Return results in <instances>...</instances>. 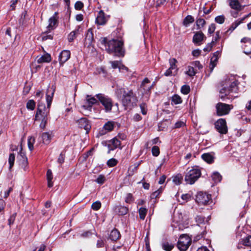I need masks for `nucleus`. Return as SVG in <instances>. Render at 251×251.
<instances>
[{
	"label": "nucleus",
	"instance_id": "1",
	"mask_svg": "<svg viewBox=\"0 0 251 251\" xmlns=\"http://www.w3.org/2000/svg\"><path fill=\"white\" fill-rule=\"evenodd\" d=\"M237 81L233 75H231L228 79L225 80L223 88L220 90V97L224 100L226 98L227 99H233L237 97Z\"/></svg>",
	"mask_w": 251,
	"mask_h": 251
},
{
	"label": "nucleus",
	"instance_id": "2",
	"mask_svg": "<svg viewBox=\"0 0 251 251\" xmlns=\"http://www.w3.org/2000/svg\"><path fill=\"white\" fill-rule=\"evenodd\" d=\"M116 93L120 97L122 104L126 109H131L136 105L138 100L132 90L120 88L117 90Z\"/></svg>",
	"mask_w": 251,
	"mask_h": 251
},
{
	"label": "nucleus",
	"instance_id": "3",
	"mask_svg": "<svg viewBox=\"0 0 251 251\" xmlns=\"http://www.w3.org/2000/svg\"><path fill=\"white\" fill-rule=\"evenodd\" d=\"M101 43L104 45L105 50L109 53H114L115 54L119 57H123L125 54V50L123 49L124 42L122 40L112 39L107 41L106 38L101 39Z\"/></svg>",
	"mask_w": 251,
	"mask_h": 251
},
{
	"label": "nucleus",
	"instance_id": "4",
	"mask_svg": "<svg viewBox=\"0 0 251 251\" xmlns=\"http://www.w3.org/2000/svg\"><path fill=\"white\" fill-rule=\"evenodd\" d=\"M55 89L52 86L49 87L47 90L46 101L47 106H46L44 103L39 102L38 108L35 115V118L49 117L50 114V107L52 100V97L54 95Z\"/></svg>",
	"mask_w": 251,
	"mask_h": 251
},
{
	"label": "nucleus",
	"instance_id": "5",
	"mask_svg": "<svg viewBox=\"0 0 251 251\" xmlns=\"http://www.w3.org/2000/svg\"><path fill=\"white\" fill-rule=\"evenodd\" d=\"M95 97L98 99V101L103 106L105 112L109 113L111 111L113 103L112 99L108 96L103 94H98Z\"/></svg>",
	"mask_w": 251,
	"mask_h": 251
},
{
	"label": "nucleus",
	"instance_id": "6",
	"mask_svg": "<svg viewBox=\"0 0 251 251\" xmlns=\"http://www.w3.org/2000/svg\"><path fill=\"white\" fill-rule=\"evenodd\" d=\"M201 173L197 168H192L187 172L185 177V181L190 184H194L201 176Z\"/></svg>",
	"mask_w": 251,
	"mask_h": 251
},
{
	"label": "nucleus",
	"instance_id": "7",
	"mask_svg": "<svg viewBox=\"0 0 251 251\" xmlns=\"http://www.w3.org/2000/svg\"><path fill=\"white\" fill-rule=\"evenodd\" d=\"M191 243V239L187 235H182L180 236L177 247L180 251H186Z\"/></svg>",
	"mask_w": 251,
	"mask_h": 251
},
{
	"label": "nucleus",
	"instance_id": "8",
	"mask_svg": "<svg viewBox=\"0 0 251 251\" xmlns=\"http://www.w3.org/2000/svg\"><path fill=\"white\" fill-rule=\"evenodd\" d=\"M232 107L231 105L219 102L216 105L217 114L219 116L226 115L229 113Z\"/></svg>",
	"mask_w": 251,
	"mask_h": 251
},
{
	"label": "nucleus",
	"instance_id": "9",
	"mask_svg": "<svg viewBox=\"0 0 251 251\" xmlns=\"http://www.w3.org/2000/svg\"><path fill=\"white\" fill-rule=\"evenodd\" d=\"M211 201V195L206 193L199 192L196 198V201L200 205H206Z\"/></svg>",
	"mask_w": 251,
	"mask_h": 251
},
{
	"label": "nucleus",
	"instance_id": "10",
	"mask_svg": "<svg viewBox=\"0 0 251 251\" xmlns=\"http://www.w3.org/2000/svg\"><path fill=\"white\" fill-rule=\"evenodd\" d=\"M85 100V104L82 106V107L88 111H91L93 105L96 104L99 101L96 97L90 95H87Z\"/></svg>",
	"mask_w": 251,
	"mask_h": 251
},
{
	"label": "nucleus",
	"instance_id": "11",
	"mask_svg": "<svg viewBox=\"0 0 251 251\" xmlns=\"http://www.w3.org/2000/svg\"><path fill=\"white\" fill-rule=\"evenodd\" d=\"M215 126L217 130L222 134H226L227 131L226 121L224 119H219L215 123Z\"/></svg>",
	"mask_w": 251,
	"mask_h": 251
},
{
	"label": "nucleus",
	"instance_id": "12",
	"mask_svg": "<svg viewBox=\"0 0 251 251\" xmlns=\"http://www.w3.org/2000/svg\"><path fill=\"white\" fill-rule=\"evenodd\" d=\"M230 7L234 10L241 11L244 6L242 4L243 0H227Z\"/></svg>",
	"mask_w": 251,
	"mask_h": 251
},
{
	"label": "nucleus",
	"instance_id": "13",
	"mask_svg": "<svg viewBox=\"0 0 251 251\" xmlns=\"http://www.w3.org/2000/svg\"><path fill=\"white\" fill-rule=\"evenodd\" d=\"M77 123L80 128H83L86 130V133H88L91 129V125L89 122L85 118H82L79 119Z\"/></svg>",
	"mask_w": 251,
	"mask_h": 251
},
{
	"label": "nucleus",
	"instance_id": "14",
	"mask_svg": "<svg viewBox=\"0 0 251 251\" xmlns=\"http://www.w3.org/2000/svg\"><path fill=\"white\" fill-rule=\"evenodd\" d=\"M18 159L19 161L20 165L25 170H26V167L27 166V158L25 156V153L22 151V149L19 152L18 156Z\"/></svg>",
	"mask_w": 251,
	"mask_h": 251
},
{
	"label": "nucleus",
	"instance_id": "15",
	"mask_svg": "<svg viewBox=\"0 0 251 251\" xmlns=\"http://www.w3.org/2000/svg\"><path fill=\"white\" fill-rule=\"evenodd\" d=\"M108 19V16H105L103 11L100 10L98 13L96 22L99 25H104L106 24Z\"/></svg>",
	"mask_w": 251,
	"mask_h": 251
},
{
	"label": "nucleus",
	"instance_id": "16",
	"mask_svg": "<svg viewBox=\"0 0 251 251\" xmlns=\"http://www.w3.org/2000/svg\"><path fill=\"white\" fill-rule=\"evenodd\" d=\"M57 13L55 12L53 15L49 20V25L47 26L48 30L50 31L54 29L57 25Z\"/></svg>",
	"mask_w": 251,
	"mask_h": 251
},
{
	"label": "nucleus",
	"instance_id": "17",
	"mask_svg": "<svg viewBox=\"0 0 251 251\" xmlns=\"http://www.w3.org/2000/svg\"><path fill=\"white\" fill-rule=\"evenodd\" d=\"M71 52L69 50H64L61 52L59 56V63L61 65L66 62L70 57Z\"/></svg>",
	"mask_w": 251,
	"mask_h": 251
},
{
	"label": "nucleus",
	"instance_id": "18",
	"mask_svg": "<svg viewBox=\"0 0 251 251\" xmlns=\"http://www.w3.org/2000/svg\"><path fill=\"white\" fill-rule=\"evenodd\" d=\"M53 136L54 135L52 131L45 132L43 133L41 136L42 143L46 145L49 144Z\"/></svg>",
	"mask_w": 251,
	"mask_h": 251
},
{
	"label": "nucleus",
	"instance_id": "19",
	"mask_svg": "<svg viewBox=\"0 0 251 251\" xmlns=\"http://www.w3.org/2000/svg\"><path fill=\"white\" fill-rule=\"evenodd\" d=\"M204 38H206L201 31H198L195 33L193 38V42L200 45Z\"/></svg>",
	"mask_w": 251,
	"mask_h": 251
},
{
	"label": "nucleus",
	"instance_id": "20",
	"mask_svg": "<svg viewBox=\"0 0 251 251\" xmlns=\"http://www.w3.org/2000/svg\"><path fill=\"white\" fill-rule=\"evenodd\" d=\"M115 212L119 215L124 216L126 215L128 211V209L127 207L122 206L121 205H117L114 208Z\"/></svg>",
	"mask_w": 251,
	"mask_h": 251
},
{
	"label": "nucleus",
	"instance_id": "21",
	"mask_svg": "<svg viewBox=\"0 0 251 251\" xmlns=\"http://www.w3.org/2000/svg\"><path fill=\"white\" fill-rule=\"evenodd\" d=\"M249 15H248L240 19H238V20H236L234 22H233L231 25L230 27L227 30L226 32H228V31L232 32L234 29H235L236 28V27L238 25H239L241 23H242L243 22L244 20H245V19L248 18L249 17Z\"/></svg>",
	"mask_w": 251,
	"mask_h": 251
},
{
	"label": "nucleus",
	"instance_id": "22",
	"mask_svg": "<svg viewBox=\"0 0 251 251\" xmlns=\"http://www.w3.org/2000/svg\"><path fill=\"white\" fill-rule=\"evenodd\" d=\"M108 147L109 151L114 150L115 149L119 147L121 145V141L117 137H115L109 142Z\"/></svg>",
	"mask_w": 251,
	"mask_h": 251
},
{
	"label": "nucleus",
	"instance_id": "23",
	"mask_svg": "<svg viewBox=\"0 0 251 251\" xmlns=\"http://www.w3.org/2000/svg\"><path fill=\"white\" fill-rule=\"evenodd\" d=\"M51 61V56L48 53L45 54L41 56L37 57L38 63H49Z\"/></svg>",
	"mask_w": 251,
	"mask_h": 251
},
{
	"label": "nucleus",
	"instance_id": "24",
	"mask_svg": "<svg viewBox=\"0 0 251 251\" xmlns=\"http://www.w3.org/2000/svg\"><path fill=\"white\" fill-rule=\"evenodd\" d=\"M93 39L94 38L93 31L91 28H90L88 30L87 33L86 34L85 42L87 44L90 45L92 43Z\"/></svg>",
	"mask_w": 251,
	"mask_h": 251
},
{
	"label": "nucleus",
	"instance_id": "25",
	"mask_svg": "<svg viewBox=\"0 0 251 251\" xmlns=\"http://www.w3.org/2000/svg\"><path fill=\"white\" fill-rule=\"evenodd\" d=\"M109 237L111 240L116 241L120 237V233L117 229H114L111 231Z\"/></svg>",
	"mask_w": 251,
	"mask_h": 251
},
{
	"label": "nucleus",
	"instance_id": "26",
	"mask_svg": "<svg viewBox=\"0 0 251 251\" xmlns=\"http://www.w3.org/2000/svg\"><path fill=\"white\" fill-rule=\"evenodd\" d=\"M202 158L208 163H212L214 162V156L209 153H204L201 155Z\"/></svg>",
	"mask_w": 251,
	"mask_h": 251
},
{
	"label": "nucleus",
	"instance_id": "27",
	"mask_svg": "<svg viewBox=\"0 0 251 251\" xmlns=\"http://www.w3.org/2000/svg\"><path fill=\"white\" fill-rule=\"evenodd\" d=\"M49 117H43L36 118L35 117V121H40V127L42 129H45L46 128V125L47 124Z\"/></svg>",
	"mask_w": 251,
	"mask_h": 251
},
{
	"label": "nucleus",
	"instance_id": "28",
	"mask_svg": "<svg viewBox=\"0 0 251 251\" xmlns=\"http://www.w3.org/2000/svg\"><path fill=\"white\" fill-rule=\"evenodd\" d=\"M169 62L170 64V67L169 68L172 71H173L174 75H175L176 74L177 71V66L176 65L177 60L175 58H173L172 59H170Z\"/></svg>",
	"mask_w": 251,
	"mask_h": 251
},
{
	"label": "nucleus",
	"instance_id": "29",
	"mask_svg": "<svg viewBox=\"0 0 251 251\" xmlns=\"http://www.w3.org/2000/svg\"><path fill=\"white\" fill-rule=\"evenodd\" d=\"M162 247L166 251H171L174 248V245L172 243L164 242L162 244Z\"/></svg>",
	"mask_w": 251,
	"mask_h": 251
},
{
	"label": "nucleus",
	"instance_id": "30",
	"mask_svg": "<svg viewBox=\"0 0 251 251\" xmlns=\"http://www.w3.org/2000/svg\"><path fill=\"white\" fill-rule=\"evenodd\" d=\"M194 22V18L191 15L187 16L183 20V24L185 26H188L190 24Z\"/></svg>",
	"mask_w": 251,
	"mask_h": 251
},
{
	"label": "nucleus",
	"instance_id": "31",
	"mask_svg": "<svg viewBox=\"0 0 251 251\" xmlns=\"http://www.w3.org/2000/svg\"><path fill=\"white\" fill-rule=\"evenodd\" d=\"M212 180L215 182L218 183L221 181L222 176L218 172H214L211 176Z\"/></svg>",
	"mask_w": 251,
	"mask_h": 251
},
{
	"label": "nucleus",
	"instance_id": "32",
	"mask_svg": "<svg viewBox=\"0 0 251 251\" xmlns=\"http://www.w3.org/2000/svg\"><path fill=\"white\" fill-rule=\"evenodd\" d=\"M149 82H150V80L147 78H145L143 80V81L142 83V84H141V87L143 88V89L145 91H146V92L150 91L152 86H146V84L149 83Z\"/></svg>",
	"mask_w": 251,
	"mask_h": 251
},
{
	"label": "nucleus",
	"instance_id": "33",
	"mask_svg": "<svg viewBox=\"0 0 251 251\" xmlns=\"http://www.w3.org/2000/svg\"><path fill=\"white\" fill-rule=\"evenodd\" d=\"M197 73V71L194 69V67L192 66H188V70L186 72V74L190 76H194Z\"/></svg>",
	"mask_w": 251,
	"mask_h": 251
},
{
	"label": "nucleus",
	"instance_id": "34",
	"mask_svg": "<svg viewBox=\"0 0 251 251\" xmlns=\"http://www.w3.org/2000/svg\"><path fill=\"white\" fill-rule=\"evenodd\" d=\"M218 59L215 57H212L211 58L210 63L209 65V68L211 72H212L214 67L216 66Z\"/></svg>",
	"mask_w": 251,
	"mask_h": 251
},
{
	"label": "nucleus",
	"instance_id": "35",
	"mask_svg": "<svg viewBox=\"0 0 251 251\" xmlns=\"http://www.w3.org/2000/svg\"><path fill=\"white\" fill-rule=\"evenodd\" d=\"M172 101L175 104H178L182 103V100L181 97L176 94L172 97Z\"/></svg>",
	"mask_w": 251,
	"mask_h": 251
},
{
	"label": "nucleus",
	"instance_id": "36",
	"mask_svg": "<svg viewBox=\"0 0 251 251\" xmlns=\"http://www.w3.org/2000/svg\"><path fill=\"white\" fill-rule=\"evenodd\" d=\"M35 139L32 136L28 137V147L30 151L33 150V145L35 143Z\"/></svg>",
	"mask_w": 251,
	"mask_h": 251
},
{
	"label": "nucleus",
	"instance_id": "37",
	"mask_svg": "<svg viewBox=\"0 0 251 251\" xmlns=\"http://www.w3.org/2000/svg\"><path fill=\"white\" fill-rule=\"evenodd\" d=\"M147 209L144 207H141L139 209V214L140 218L144 220L146 216Z\"/></svg>",
	"mask_w": 251,
	"mask_h": 251
},
{
	"label": "nucleus",
	"instance_id": "38",
	"mask_svg": "<svg viewBox=\"0 0 251 251\" xmlns=\"http://www.w3.org/2000/svg\"><path fill=\"white\" fill-rule=\"evenodd\" d=\"M15 156L14 153H10L9 156L8 163L9 164V169L13 166L15 161Z\"/></svg>",
	"mask_w": 251,
	"mask_h": 251
},
{
	"label": "nucleus",
	"instance_id": "39",
	"mask_svg": "<svg viewBox=\"0 0 251 251\" xmlns=\"http://www.w3.org/2000/svg\"><path fill=\"white\" fill-rule=\"evenodd\" d=\"M114 128V123L111 122H108L103 126V128L108 131H111Z\"/></svg>",
	"mask_w": 251,
	"mask_h": 251
},
{
	"label": "nucleus",
	"instance_id": "40",
	"mask_svg": "<svg viewBox=\"0 0 251 251\" xmlns=\"http://www.w3.org/2000/svg\"><path fill=\"white\" fill-rule=\"evenodd\" d=\"M35 107V102L32 100H28L26 103V108L28 109L33 110Z\"/></svg>",
	"mask_w": 251,
	"mask_h": 251
},
{
	"label": "nucleus",
	"instance_id": "41",
	"mask_svg": "<svg viewBox=\"0 0 251 251\" xmlns=\"http://www.w3.org/2000/svg\"><path fill=\"white\" fill-rule=\"evenodd\" d=\"M182 177L180 175H177L173 177V181L176 185H179L181 183Z\"/></svg>",
	"mask_w": 251,
	"mask_h": 251
},
{
	"label": "nucleus",
	"instance_id": "42",
	"mask_svg": "<svg viewBox=\"0 0 251 251\" xmlns=\"http://www.w3.org/2000/svg\"><path fill=\"white\" fill-rule=\"evenodd\" d=\"M242 244L245 246L251 247V236H248L242 240Z\"/></svg>",
	"mask_w": 251,
	"mask_h": 251
},
{
	"label": "nucleus",
	"instance_id": "43",
	"mask_svg": "<svg viewBox=\"0 0 251 251\" xmlns=\"http://www.w3.org/2000/svg\"><path fill=\"white\" fill-rule=\"evenodd\" d=\"M118 161L115 158H111L107 162V165L110 167H112L117 165Z\"/></svg>",
	"mask_w": 251,
	"mask_h": 251
},
{
	"label": "nucleus",
	"instance_id": "44",
	"mask_svg": "<svg viewBox=\"0 0 251 251\" xmlns=\"http://www.w3.org/2000/svg\"><path fill=\"white\" fill-rule=\"evenodd\" d=\"M225 21V17L224 15H220L215 17V21L219 24H222L224 23Z\"/></svg>",
	"mask_w": 251,
	"mask_h": 251
},
{
	"label": "nucleus",
	"instance_id": "45",
	"mask_svg": "<svg viewBox=\"0 0 251 251\" xmlns=\"http://www.w3.org/2000/svg\"><path fill=\"white\" fill-rule=\"evenodd\" d=\"M78 31V30H76L71 32L68 36V40L69 42H72L76 37V34Z\"/></svg>",
	"mask_w": 251,
	"mask_h": 251
},
{
	"label": "nucleus",
	"instance_id": "46",
	"mask_svg": "<svg viewBox=\"0 0 251 251\" xmlns=\"http://www.w3.org/2000/svg\"><path fill=\"white\" fill-rule=\"evenodd\" d=\"M152 154L154 156H158L160 153L159 148L157 146H153L151 149Z\"/></svg>",
	"mask_w": 251,
	"mask_h": 251
},
{
	"label": "nucleus",
	"instance_id": "47",
	"mask_svg": "<svg viewBox=\"0 0 251 251\" xmlns=\"http://www.w3.org/2000/svg\"><path fill=\"white\" fill-rule=\"evenodd\" d=\"M101 207V203L99 201H97L93 202L92 204L91 207L94 210H99Z\"/></svg>",
	"mask_w": 251,
	"mask_h": 251
},
{
	"label": "nucleus",
	"instance_id": "48",
	"mask_svg": "<svg viewBox=\"0 0 251 251\" xmlns=\"http://www.w3.org/2000/svg\"><path fill=\"white\" fill-rule=\"evenodd\" d=\"M196 24L198 28H200L205 25V21L204 19L200 18L196 21Z\"/></svg>",
	"mask_w": 251,
	"mask_h": 251
},
{
	"label": "nucleus",
	"instance_id": "49",
	"mask_svg": "<svg viewBox=\"0 0 251 251\" xmlns=\"http://www.w3.org/2000/svg\"><path fill=\"white\" fill-rule=\"evenodd\" d=\"M96 182L100 184H103L105 181V176L103 175H100L95 180Z\"/></svg>",
	"mask_w": 251,
	"mask_h": 251
},
{
	"label": "nucleus",
	"instance_id": "50",
	"mask_svg": "<svg viewBox=\"0 0 251 251\" xmlns=\"http://www.w3.org/2000/svg\"><path fill=\"white\" fill-rule=\"evenodd\" d=\"M190 91V89L189 86L184 85L182 86L181 89V92L182 93L185 95L188 94Z\"/></svg>",
	"mask_w": 251,
	"mask_h": 251
},
{
	"label": "nucleus",
	"instance_id": "51",
	"mask_svg": "<svg viewBox=\"0 0 251 251\" xmlns=\"http://www.w3.org/2000/svg\"><path fill=\"white\" fill-rule=\"evenodd\" d=\"M5 202L1 199H0V214L4 213V210L5 206Z\"/></svg>",
	"mask_w": 251,
	"mask_h": 251
},
{
	"label": "nucleus",
	"instance_id": "52",
	"mask_svg": "<svg viewBox=\"0 0 251 251\" xmlns=\"http://www.w3.org/2000/svg\"><path fill=\"white\" fill-rule=\"evenodd\" d=\"M214 45V43L213 42L211 41L210 43H208L206 45V47L203 49V50L208 52L212 50Z\"/></svg>",
	"mask_w": 251,
	"mask_h": 251
},
{
	"label": "nucleus",
	"instance_id": "53",
	"mask_svg": "<svg viewBox=\"0 0 251 251\" xmlns=\"http://www.w3.org/2000/svg\"><path fill=\"white\" fill-rule=\"evenodd\" d=\"M134 201L133 196L131 194L128 193L126 195V196L125 199V201L126 203H131Z\"/></svg>",
	"mask_w": 251,
	"mask_h": 251
},
{
	"label": "nucleus",
	"instance_id": "54",
	"mask_svg": "<svg viewBox=\"0 0 251 251\" xmlns=\"http://www.w3.org/2000/svg\"><path fill=\"white\" fill-rule=\"evenodd\" d=\"M192 66H193L194 68H198V69L200 70L202 68V65L200 63V61H196L191 63Z\"/></svg>",
	"mask_w": 251,
	"mask_h": 251
},
{
	"label": "nucleus",
	"instance_id": "55",
	"mask_svg": "<svg viewBox=\"0 0 251 251\" xmlns=\"http://www.w3.org/2000/svg\"><path fill=\"white\" fill-rule=\"evenodd\" d=\"M216 29V25L215 24H211L209 25L208 29V33L209 34L213 33Z\"/></svg>",
	"mask_w": 251,
	"mask_h": 251
},
{
	"label": "nucleus",
	"instance_id": "56",
	"mask_svg": "<svg viewBox=\"0 0 251 251\" xmlns=\"http://www.w3.org/2000/svg\"><path fill=\"white\" fill-rule=\"evenodd\" d=\"M16 216V213H14L12 215L10 216V218H9L8 221V225L11 226V225H12L15 220Z\"/></svg>",
	"mask_w": 251,
	"mask_h": 251
},
{
	"label": "nucleus",
	"instance_id": "57",
	"mask_svg": "<svg viewBox=\"0 0 251 251\" xmlns=\"http://www.w3.org/2000/svg\"><path fill=\"white\" fill-rule=\"evenodd\" d=\"M140 107L141 108V112L143 115H146L147 114V106L145 103H142L140 105Z\"/></svg>",
	"mask_w": 251,
	"mask_h": 251
},
{
	"label": "nucleus",
	"instance_id": "58",
	"mask_svg": "<svg viewBox=\"0 0 251 251\" xmlns=\"http://www.w3.org/2000/svg\"><path fill=\"white\" fill-rule=\"evenodd\" d=\"M75 8L77 10H80L83 7V3L80 1H77L75 5Z\"/></svg>",
	"mask_w": 251,
	"mask_h": 251
},
{
	"label": "nucleus",
	"instance_id": "59",
	"mask_svg": "<svg viewBox=\"0 0 251 251\" xmlns=\"http://www.w3.org/2000/svg\"><path fill=\"white\" fill-rule=\"evenodd\" d=\"M112 67L113 69H116L120 67V62L118 61H112L110 62Z\"/></svg>",
	"mask_w": 251,
	"mask_h": 251
},
{
	"label": "nucleus",
	"instance_id": "60",
	"mask_svg": "<svg viewBox=\"0 0 251 251\" xmlns=\"http://www.w3.org/2000/svg\"><path fill=\"white\" fill-rule=\"evenodd\" d=\"M162 190L161 188L155 191L151 194V197L152 198H156L159 194L162 193Z\"/></svg>",
	"mask_w": 251,
	"mask_h": 251
},
{
	"label": "nucleus",
	"instance_id": "61",
	"mask_svg": "<svg viewBox=\"0 0 251 251\" xmlns=\"http://www.w3.org/2000/svg\"><path fill=\"white\" fill-rule=\"evenodd\" d=\"M220 39V31H217L216 32V35L214 38L212 40V42L214 43L217 42Z\"/></svg>",
	"mask_w": 251,
	"mask_h": 251
},
{
	"label": "nucleus",
	"instance_id": "62",
	"mask_svg": "<svg viewBox=\"0 0 251 251\" xmlns=\"http://www.w3.org/2000/svg\"><path fill=\"white\" fill-rule=\"evenodd\" d=\"M196 221L198 224H201L204 222V219L203 217H202L201 216H197L196 217Z\"/></svg>",
	"mask_w": 251,
	"mask_h": 251
},
{
	"label": "nucleus",
	"instance_id": "63",
	"mask_svg": "<svg viewBox=\"0 0 251 251\" xmlns=\"http://www.w3.org/2000/svg\"><path fill=\"white\" fill-rule=\"evenodd\" d=\"M104 245V241L101 239V238H100L98 241L97 243V247L98 248H101L103 247Z\"/></svg>",
	"mask_w": 251,
	"mask_h": 251
},
{
	"label": "nucleus",
	"instance_id": "64",
	"mask_svg": "<svg viewBox=\"0 0 251 251\" xmlns=\"http://www.w3.org/2000/svg\"><path fill=\"white\" fill-rule=\"evenodd\" d=\"M44 94L41 91H37L35 94V97L39 99V100H40L43 97Z\"/></svg>",
	"mask_w": 251,
	"mask_h": 251
}]
</instances>
